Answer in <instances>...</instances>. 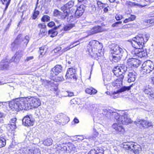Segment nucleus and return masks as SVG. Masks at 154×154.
Returning <instances> with one entry per match:
<instances>
[{
	"label": "nucleus",
	"mask_w": 154,
	"mask_h": 154,
	"mask_svg": "<svg viewBox=\"0 0 154 154\" xmlns=\"http://www.w3.org/2000/svg\"><path fill=\"white\" fill-rule=\"evenodd\" d=\"M65 93L68 94V95H66V96H68V97H71L73 95V93L72 92L66 91L65 92Z\"/></svg>",
	"instance_id": "13d9d810"
},
{
	"label": "nucleus",
	"mask_w": 154,
	"mask_h": 154,
	"mask_svg": "<svg viewBox=\"0 0 154 154\" xmlns=\"http://www.w3.org/2000/svg\"><path fill=\"white\" fill-rule=\"evenodd\" d=\"M29 36L26 35L24 38L22 37V42L26 46L29 41Z\"/></svg>",
	"instance_id": "4c0bfd02"
},
{
	"label": "nucleus",
	"mask_w": 154,
	"mask_h": 154,
	"mask_svg": "<svg viewBox=\"0 0 154 154\" xmlns=\"http://www.w3.org/2000/svg\"><path fill=\"white\" fill-rule=\"evenodd\" d=\"M66 146H68V151H75V149L74 145L71 143L69 142L66 144Z\"/></svg>",
	"instance_id": "473e14b6"
},
{
	"label": "nucleus",
	"mask_w": 154,
	"mask_h": 154,
	"mask_svg": "<svg viewBox=\"0 0 154 154\" xmlns=\"http://www.w3.org/2000/svg\"><path fill=\"white\" fill-rule=\"evenodd\" d=\"M4 117V114L3 112L0 111V118Z\"/></svg>",
	"instance_id": "774afa93"
},
{
	"label": "nucleus",
	"mask_w": 154,
	"mask_h": 154,
	"mask_svg": "<svg viewBox=\"0 0 154 154\" xmlns=\"http://www.w3.org/2000/svg\"><path fill=\"white\" fill-rule=\"evenodd\" d=\"M122 145L124 148L130 151H133L135 154H138L141 150V146L140 145L132 142H124Z\"/></svg>",
	"instance_id": "20e7f679"
},
{
	"label": "nucleus",
	"mask_w": 154,
	"mask_h": 154,
	"mask_svg": "<svg viewBox=\"0 0 154 154\" xmlns=\"http://www.w3.org/2000/svg\"><path fill=\"white\" fill-rule=\"evenodd\" d=\"M122 18V16L120 14H117L116 16V18L117 20H119Z\"/></svg>",
	"instance_id": "864d4df0"
},
{
	"label": "nucleus",
	"mask_w": 154,
	"mask_h": 154,
	"mask_svg": "<svg viewBox=\"0 0 154 154\" xmlns=\"http://www.w3.org/2000/svg\"><path fill=\"white\" fill-rule=\"evenodd\" d=\"M12 22V20L11 19L10 20L9 23L8 24V25L6 26L5 29V31H6L8 29L11 24Z\"/></svg>",
	"instance_id": "8fccbe9b"
},
{
	"label": "nucleus",
	"mask_w": 154,
	"mask_h": 154,
	"mask_svg": "<svg viewBox=\"0 0 154 154\" xmlns=\"http://www.w3.org/2000/svg\"><path fill=\"white\" fill-rule=\"evenodd\" d=\"M38 28H41V29H45L46 27V26L44 24H42L41 23L39 24L38 25Z\"/></svg>",
	"instance_id": "3c124183"
},
{
	"label": "nucleus",
	"mask_w": 154,
	"mask_h": 154,
	"mask_svg": "<svg viewBox=\"0 0 154 154\" xmlns=\"http://www.w3.org/2000/svg\"><path fill=\"white\" fill-rule=\"evenodd\" d=\"M17 119L16 118L12 119L10 121V124L7 126V128L8 131L9 135H14L15 133V129L16 128L15 122Z\"/></svg>",
	"instance_id": "9b49d317"
},
{
	"label": "nucleus",
	"mask_w": 154,
	"mask_h": 154,
	"mask_svg": "<svg viewBox=\"0 0 154 154\" xmlns=\"http://www.w3.org/2000/svg\"><path fill=\"white\" fill-rule=\"evenodd\" d=\"M112 128L117 132L123 134L125 132V130L122 125L119 123H115L112 126Z\"/></svg>",
	"instance_id": "f3484780"
},
{
	"label": "nucleus",
	"mask_w": 154,
	"mask_h": 154,
	"mask_svg": "<svg viewBox=\"0 0 154 154\" xmlns=\"http://www.w3.org/2000/svg\"><path fill=\"white\" fill-rule=\"evenodd\" d=\"M127 70V67L124 65L118 66L115 67L113 71L114 74L119 78L112 83V85L116 88H119L122 85V80L124 77L123 74Z\"/></svg>",
	"instance_id": "f257e3e1"
},
{
	"label": "nucleus",
	"mask_w": 154,
	"mask_h": 154,
	"mask_svg": "<svg viewBox=\"0 0 154 154\" xmlns=\"http://www.w3.org/2000/svg\"><path fill=\"white\" fill-rule=\"evenodd\" d=\"M20 110H27L29 109L27 98L21 97L17 98Z\"/></svg>",
	"instance_id": "1a4fd4ad"
},
{
	"label": "nucleus",
	"mask_w": 154,
	"mask_h": 154,
	"mask_svg": "<svg viewBox=\"0 0 154 154\" xmlns=\"http://www.w3.org/2000/svg\"><path fill=\"white\" fill-rule=\"evenodd\" d=\"M55 25V23L54 22L51 21L48 23V26L50 27H51Z\"/></svg>",
	"instance_id": "4d7b16f0"
},
{
	"label": "nucleus",
	"mask_w": 154,
	"mask_h": 154,
	"mask_svg": "<svg viewBox=\"0 0 154 154\" xmlns=\"http://www.w3.org/2000/svg\"><path fill=\"white\" fill-rule=\"evenodd\" d=\"M145 22L147 23L152 24L154 23V17L151 18L150 19L145 20Z\"/></svg>",
	"instance_id": "de8ad7c7"
},
{
	"label": "nucleus",
	"mask_w": 154,
	"mask_h": 154,
	"mask_svg": "<svg viewBox=\"0 0 154 154\" xmlns=\"http://www.w3.org/2000/svg\"><path fill=\"white\" fill-rule=\"evenodd\" d=\"M88 154H101V153L99 150L97 151L95 149H91Z\"/></svg>",
	"instance_id": "79ce46f5"
},
{
	"label": "nucleus",
	"mask_w": 154,
	"mask_h": 154,
	"mask_svg": "<svg viewBox=\"0 0 154 154\" xmlns=\"http://www.w3.org/2000/svg\"><path fill=\"white\" fill-rule=\"evenodd\" d=\"M47 49L44 46H42L39 48V53L40 54L39 57H42L46 53Z\"/></svg>",
	"instance_id": "c756f323"
},
{
	"label": "nucleus",
	"mask_w": 154,
	"mask_h": 154,
	"mask_svg": "<svg viewBox=\"0 0 154 154\" xmlns=\"http://www.w3.org/2000/svg\"><path fill=\"white\" fill-rule=\"evenodd\" d=\"M61 10L63 11V12H61L57 9H55L54 11V16L55 17H59L62 20H64L66 17L67 18V21H68V11L67 10L64 9V8H61Z\"/></svg>",
	"instance_id": "6e6552de"
},
{
	"label": "nucleus",
	"mask_w": 154,
	"mask_h": 154,
	"mask_svg": "<svg viewBox=\"0 0 154 154\" xmlns=\"http://www.w3.org/2000/svg\"><path fill=\"white\" fill-rule=\"evenodd\" d=\"M46 34L47 32H46L45 29H42L40 30L39 35L40 37H42L45 35Z\"/></svg>",
	"instance_id": "a19ab883"
},
{
	"label": "nucleus",
	"mask_w": 154,
	"mask_h": 154,
	"mask_svg": "<svg viewBox=\"0 0 154 154\" xmlns=\"http://www.w3.org/2000/svg\"><path fill=\"white\" fill-rule=\"evenodd\" d=\"M84 6L81 5L75 8L74 7L69 11L68 14V22L70 21L74 16L76 18H79L81 16L84 11Z\"/></svg>",
	"instance_id": "7ed1b4c3"
},
{
	"label": "nucleus",
	"mask_w": 154,
	"mask_h": 154,
	"mask_svg": "<svg viewBox=\"0 0 154 154\" xmlns=\"http://www.w3.org/2000/svg\"><path fill=\"white\" fill-rule=\"evenodd\" d=\"M57 80L58 81H61L63 80V78L62 76H60V77H57Z\"/></svg>",
	"instance_id": "680f3d73"
},
{
	"label": "nucleus",
	"mask_w": 154,
	"mask_h": 154,
	"mask_svg": "<svg viewBox=\"0 0 154 154\" xmlns=\"http://www.w3.org/2000/svg\"><path fill=\"white\" fill-rule=\"evenodd\" d=\"M70 103L71 104H77V102L76 101V99L74 98L72 100L70 101Z\"/></svg>",
	"instance_id": "bf43d9fd"
},
{
	"label": "nucleus",
	"mask_w": 154,
	"mask_h": 154,
	"mask_svg": "<svg viewBox=\"0 0 154 154\" xmlns=\"http://www.w3.org/2000/svg\"><path fill=\"white\" fill-rule=\"evenodd\" d=\"M37 8V5H36L35 9L34 10V13L33 14V17H32V19H35L37 17L38 15L39 14V11H36V9Z\"/></svg>",
	"instance_id": "ea45409f"
},
{
	"label": "nucleus",
	"mask_w": 154,
	"mask_h": 154,
	"mask_svg": "<svg viewBox=\"0 0 154 154\" xmlns=\"http://www.w3.org/2000/svg\"><path fill=\"white\" fill-rule=\"evenodd\" d=\"M9 106L11 109L13 111H18L20 110L18 102L17 100V99H16L14 101L9 103Z\"/></svg>",
	"instance_id": "a211bd4d"
},
{
	"label": "nucleus",
	"mask_w": 154,
	"mask_h": 154,
	"mask_svg": "<svg viewBox=\"0 0 154 154\" xmlns=\"http://www.w3.org/2000/svg\"><path fill=\"white\" fill-rule=\"evenodd\" d=\"M126 4H127L128 5L131 6V7H133L134 6L138 5L135 2H134L131 1H127L126 2Z\"/></svg>",
	"instance_id": "a18cd8bd"
},
{
	"label": "nucleus",
	"mask_w": 154,
	"mask_h": 154,
	"mask_svg": "<svg viewBox=\"0 0 154 154\" xmlns=\"http://www.w3.org/2000/svg\"><path fill=\"white\" fill-rule=\"evenodd\" d=\"M129 17L131 21H133L135 19L136 17L134 15H131V16Z\"/></svg>",
	"instance_id": "052dcab7"
},
{
	"label": "nucleus",
	"mask_w": 154,
	"mask_h": 154,
	"mask_svg": "<svg viewBox=\"0 0 154 154\" xmlns=\"http://www.w3.org/2000/svg\"><path fill=\"white\" fill-rule=\"evenodd\" d=\"M23 124L26 126H32L34 121L31 116H26L22 120Z\"/></svg>",
	"instance_id": "4468645a"
},
{
	"label": "nucleus",
	"mask_w": 154,
	"mask_h": 154,
	"mask_svg": "<svg viewBox=\"0 0 154 154\" xmlns=\"http://www.w3.org/2000/svg\"><path fill=\"white\" fill-rule=\"evenodd\" d=\"M74 2L73 1L70 0L66 4L64 5L62 7L64 9L67 10L69 13V11L70 10L74 5Z\"/></svg>",
	"instance_id": "bb28decb"
},
{
	"label": "nucleus",
	"mask_w": 154,
	"mask_h": 154,
	"mask_svg": "<svg viewBox=\"0 0 154 154\" xmlns=\"http://www.w3.org/2000/svg\"><path fill=\"white\" fill-rule=\"evenodd\" d=\"M34 58V57L33 56H30V57H26V59H25V62H28L30 60H32Z\"/></svg>",
	"instance_id": "5fc2aeb1"
},
{
	"label": "nucleus",
	"mask_w": 154,
	"mask_h": 154,
	"mask_svg": "<svg viewBox=\"0 0 154 154\" xmlns=\"http://www.w3.org/2000/svg\"><path fill=\"white\" fill-rule=\"evenodd\" d=\"M133 58L129 59L127 61V65L129 67H137L140 63V61L134 56Z\"/></svg>",
	"instance_id": "f8f14e48"
},
{
	"label": "nucleus",
	"mask_w": 154,
	"mask_h": 154,
	"mask_svg": "<svg viewBox=\"0 0 154 154\" xmlns=\"http://www.w3.org/2000/svg\"><path fill=\"white\" fill-rule=\"evenodd\" d=\"M73 121L75 123H78L79 122V120L76 118H74Z\"/></svg>",
	"instance_id": "69168bd1"
},
{
	"label": "nucleus",
	"mask_w": 154,
	"mask_h": 154,
	"mask_svg": "<svg viewBox=\"0 0 154 154\" xmlns=\"http://www.w3.org/2000/svg\"><path fill=\"white\" fill-rule=\"evenodd\" d=\"M85 92L90 94H94L97 93V91L95 89L91 88H87L85 90Z\"/></svg>",
	"instance_id": "2f4dec72"
},
{
	"label": "nucleus",
	"mask_w": 154,
	"mask_h": 154,
	"mask_svg": "<svg viewBox=\"0 0 154 154\" xmlns=\"http://www.w3.org/2000/svg\"><path fill=\"white\" fill-rule=\"evenodd\" d=\"M136 78V73L134 72H129L128 75V81L130 83L134 82Z\"/></svg>",
	"instance_id": "a878e982"
},
{
	"label": "nucleus",
	"mask_w": 154,
	"mask_h": 154,
	"mask_svg": "<svg viewBox=\"0 0 154 154\" xmlns=\"http://www.w3.org/2000/svg\"><path fill=\"white\" fill-rule=\"evenodd\" d=\"M23 51L21 50H19L16 53L15 55L12 58L11 60L17 63L19 62L20 58L23 56Z\"/></svg>",
	"instance_id": "5701e85b"
},
{
	"label": "nucleus",
	"mask_w": 154,
	"mask_h": 154,
	"mask_svg": "<svg viewBox=\"0 0 154 154\" xmlns=\"http://www.w3.org/2000/svg\"><path fill=\"white\" fill-rule=\"evenodd\" d=\"M98 133L97 132L96 130L95 129H93V134L92 137H91L92 139H94L98 135Z\"/></svg>",
	"instance_id": "49530a36"
},
{
	"label": "nucleus",
	"mask_w": 154,
	"mask_h": 154,
	"mask_svg": "<svg viewBox=\"0 0 154 154\" xmlns=\"http://www.w3.org/2000/svg\"><path fill=\"white\" fill-rule=\"evenodd\" d=\"M62 71V66L60 65H57L51 71L50 75L51 77H54L61 72Z\"/></svg>",
	"instance_id": "2eb2a0df"
},
{
	"label": "nucleus",
	"mask_w": 154,
	"mask_h": 154,
	"mask_svg": "<svg viewBox=\"0 0 154 154\" xmlns=\"http://www.w3.org/2000/svg\"><path fill=\"white\" fill-rule=\"evenodd\" d=\"M22 42V35L19 34L17 36L14 42L11 44L12 50L14 51L17 48V45L21 43Z\"/></svg>",
	"instance_id": "6ab92c4d"
},
{
	"label": "nucleus",
	"mask_w": 154,
	"mask_h": 154,
	"mask_svg": "<svg viewBox=\"0 0 154 154\" xmlns=\"http://www.w3.org/2000/svg\"><path fill=\"white\" fill-rule=\"evenodd\" d=\"M122 23V22L121 21L116 22L112 24V27H117L119 25L121 24Z\"/></svg>",
	"instance_id": "09e8293b"
},
{
	"label": "nucleus",
	"mask_w": 154,
	"mask_h": 154,
	"mask_svg": "<svg viewBox=\"0 0 154 154\" xmlns=\"http://www.w3.org/2000/svg\"><path fill=\"white\" fill-rule=\"evenodd\" d=\"M75 69L72 68H70L67 71L66 75V77L68 79H73L76 80V76L75 75Z\"/></svg>",
	"instance_id": "aec40b11"
},
{
	"label": "nucleus",
	"mask_w": 154,
	"mask_h": 154,
	"mask_svg": "<svg viewBox=\"0 0 154 154\" xmlns=\"http://www.w3.org/2000/svg\"><path fill=\"white\" fill-rule=\"evenodd\" d=\"M89 45L91 47L92 51L93 48L98 50L102 48V44L96 40H93L91 41L89 43Z\"/></svg>",
	"instance_id": "dca6fc26"
},
{
	"label": "nucleus",
	"mask_w": 154,
	"mask_h": 154,
	"mask_svg": "<svg viewBox=\"0 0 154 154\" xmlns=\"http://www.w3.org/2000/svg\"><path fill=\"white\" fill-rule=\"evenodd\" d=\"M152 89L153 88L151 87H150L148 85L145 87L143 89V90L145 94H149L150 93H151Z\"/></svg>",
	"instance_id": "c9c22d12"
},
{
	"label": "nucleus",
	"mask_w": 154,
	"mask_h": 154,
	"mask_svg": "<svg viewBox=\"0 0 154 154\" xmlns=\"http://www.w3.org/2000/svg\"><path fill=\"white\" fill-rule=\"evenodd\" d=\"M50 20V17L47 15L43 16L42 18V21L43 22H47Z\"/></svg>",
	"instance_id": "37998d69"
},
{
	"label": "nucleus",
	"mask_w": 154,
	"mask_h": 154,
	"mask_svg": "<svg viewBox=\"0 0 154 154\" xmlns=\"http://www.w3.org/2000/svg\"><path fill=\"white\" fill-rule=\"evenodd\" d=\"M102 29L101 27L97 26L93 27L90 31V35L101 32Z\"/></svg>",
	"instance_id": "cd10ccee"
},
{
	"label": "nucleus",
	"mask_w": 154,
	"mask_h": 154,
	"mask_svg": "<svg viewBox=\"0 0 154 154\" xmlns=\"http://www.w3.org/2000/svg\"><path fill=\"white\" fill-rule=\"evenodd\" d=\"M71 49V48H69V47L64 48L62 50H61V48L60 46L56 47L54 50V51L55 53H57L59 55H61L64 52L69 50Z\"/></svg>",
	"instance_id": "b1692460"
},
{
	"label": "nucleus",
	"mask_w": 154,
	"mask_h": 154,
	"mask_svg": "<svg viewBox=\"0 0 154 154\" xmlns=\"http://www.w3.org/2000/svg\"><path fill=\"white\" fill-rule=\"evenodd\" d=\"M53 140L51 138H48L44 141L43 143L46 146H50L52 144Z\"/></svg>",
	"instance_id": "e433bc0d"
},
{
	"label": "nucleus",
	"mask_w": 154,
	"mask_h": 154,
	"mask_svg": "<svg viewBox=\"0 0 154 154\" xmlns=\"http://www.w3.org/2000/svg\"><path fill=\"white\" fill-rule=\"evenodd\" d=\"M139 50L135 51L134 53V56L137 58H141L145 56L147 54L144 51L142 50V49H139Z\"/></svg>",
	"instance_id": "393cba45"
},
{
	"label": "nucleus",
	"mask_w": 154,
	"mask_h": 154,
	"mask_svg": "<svg viewBox=\"0 0 154 154\" xmlns=\"http://www.w3.org/2000/svg\"><path fill=\"white\" fill-rule=\"evenodd\" d=\"M131 86H124L122 87L120 89L117 91L116 92H114L113 93L112 95L111 96L113 98H116L118 97V95L117 94L119 93H121L125 91H128L130 90L131 88Z\"/></svg>",
	"instance_id": "412c9836"
},
{
	"label": "nucleus",
	"mask_w": 154,
	"mask_h": 154,
	"mask_svg": "<svg viewBox=\"0 0 154 154\" xmlns=\"http://www.w3.org/2000/svg\"><path fill=\"white\" fill-rule=\"evenodd\" d=\"M149 94L151 97H154V92H153L152 91H151V93H150Z\"/></svg>",
	"instance_id": "338daca9"
},
{
	"label": "nucleus",
	"mask_w": 154,
	"mask_h": 154,
	"mask_svg": "<svg viewBox=\"0 0 154 154\" xmlns=\"http://www.w3.org/2000/svg\"><path fill=\"white\" fill-rule=\"evenodd\" d=\"M6 143L5 139L3 137H1L0 138V148L4 146Z\"/></svg>",
	"instance_id": "58836bf2"
},
{
	"label": "nucleus",
	"mask_w": 154,
	"mask_h": 154,
	"mask_svg": "<svg viewBox=\"0 0 154 154\" xmlns=\"http://www.w3.org/2000/svg\"><path fill=\"white\" fill-rule=\"evenodd\" d=\"M74 26L75 24H68L64 25L63 27V29L65 31H68Z\"/></svg>",
	"instance_id": "7c9ffc66"
},
{
	"label": "nucleus",
	"mask_w": 154,
	"mask_h": 154,
	"mask_svg": "<svg viewBox=\"0 0 154 154\" xmlns=\"http://www.w3.org/2000/svg\"><path fill=\"white\" fill-rule=\"evenodd\" d=\"M66 144L65 145H66V146H63V147L62 148V150H63L66 151H68V147L67 146Z\"/></svg>",
	"instance_id": "e2e57ef3"
},
{
	"label": "nucleus",
	"mask_w": 154,
	"mask_h": 154,
	"mask_svg": "<svg viewBox=\"0 0 154 154\" xmlns=\"http://www.w3.org/2000/svg\"><path fill=\"white\" fill-rule=\"evenodd\" d=\"M97 5H98V7L99 8H103V4L100 1H98L97 2Z\"/></svg>",
	"instance_id": "603ef678"
},
{
	"label": "nucleus",
	"mask_w": 154,
	"mask_h": 154,
	"mask_svg": "<svg viewBox=\"0 0 154 154\" xmlns=\"http://www.w3.org/2000/svg\"><path fill=\"white\" fill-rule=\"evenodd\" d=\"M11 1V0H9L8 1L7 0H3V1H2L3 4L5 5V9H7L8 8L10 3Z\"/></svg>",
	"instance_id": "c03bdc74"
},
{
	"label": "nucleus",
	"mask_w": 154,
	"mask_h": 154,
	"mask_svg": "<svg viewBox=\"0 0 154 154\" xmlns=\"http://www.w3.org/2000/svg\"><path fill=\"white\" fill-rule=\"evenodd\" d=\"M112 60L114 62H117L119 61L122 56H120L119 55H114L112 54Z\"/></svg>",
	"instance_id": "f704fd0d"
},
{
	"label": "nucleus",
	"mask_w": 154,
	"mask_h": 154,
	"mask_svg": "<svg viewBox=\"0 0 154 154\" xmlns=\"http://www.w3.org/2000/svg\"><path fill=\"white\" fill-rule=\"evenodd\" d=\"M29 106V108L30 109L31 107L37 108L40 106L41 104V101L39 99L34 97L27 98Z\"/></svg>",
	"instance_id": "9d476101"
},
{
	"label": "nucleus",
	"mask_w": 154,
	"mask_h": 154,
	"mask_svg": "<svg viewBox=\"0 0 154 154\" xmlns=\"http://www.w3.org/2000/svg\"><path fill=\"white\" fill-rule=\"evenodd\" d=\"M131 21L130 20V19L128 17V18L126 19L124 21V23H127L129 21Z\"/></svg>",
	"instance_id": "0e129e2a"
},
{
	"label": "nucleus",
	"mask_w": 154,
	"mask_h": 154,
	"mask_svg": "<svg viewBox=\"0 0 154 154\" xmlns=\"http://www.w3.org/2000/svg\"><path fill=\"white\" fill-rule=\"evenodd\" d=\"M149 37V35L148 34H138L132 39L133 46L137 49L142 48L145 43L148 40Z\"/></svg>",
	"instance_id": "f03ea898"
},
{
	"label": "nucleus",
	"mask_w": 154,
	"mask_h": 154,
	"mask_svg": "<svg viewBox=\"0 0 154 154\" xmlns=\"http://www.w3.org/2000/svg\"><path fill=\"white\" fill-rule=\"evenodd\" d=\"M27 154H40V152L39 149L36 148L34 150H29Z\"/></svg>",
	"instance_id": "72a5a7b5"
},
{
	"label": "nucleus",
	"mask_w": 154,
	"mask_h": 154,
	"mask_svg": "<svg viewBox=\"0 0 154 154\" xmlns=\"http://www.w3.org/2000/svg\"><path fill=\"white\" fill-rule=\"evenodd\" d=\"M111 53L114 55H119L122 56L123 53V49L121 48L118 45L113 44L111 48Z\"/></svg>",
	"instance_id": "ddd939ff"
},
{
	"label": "nucleus",
	"mask_w": 154,
	"mask_h": 154,
	"mask_svg": "<svg viewBox=\"0 0 154 154\" xmlns=\"http://www.w3.org/2000/svg\"><path fill=\"white\" fill-rule=\"evenodd\" d=\"M11 61L8 63L7 59L2 60L0 62V69L2 70L8 69L9 67V63L12 62Z\"/></svg>",
	"instance_id": "4be33fe9"
},
{
	"label": "nucleus",
	"mask_w": 154,
	"mask_h": 154,
	"mask_svg": "<svg viewBox=\"0 0 154 154\" xmlns=\"http://www.w3.org/2000/svg\"><path fill=\"white\" fill-rule=\"evenodd\" d=\"M60 26V24H59L57 26H56L54 29L49 30L48 32V34L51 35L50 36L51 37H53L57 35V32L56 31V30Z\"/></svg>",
	"instance_id": "c85d7f7f"
},
{
	"label": "nucleus",
	"mask_w": 154,
	"mask_h": 154,
	"mask_svg": "<svg viewBox=\"0 0 154 154\" xmlns=\"http://www.w3.org/2000/svg\"><path fill=\"white\" fill-rule=\"evenodd\" d=\"M134 123L140 128H148L152 127L153 125L152 123L150 121L139 119L134 121Z\"/></svg>",
	"instance_id": "0eeeda50"
},
{
	"label": "nucleus",
	"mask_w": 154,
	"mask_h": 154,
	"mask_svg": "<svg viewBox=\"0 0 154 154\" xmlns=\"http://www.w3.org/2000/svg\"><path fill=\"white\" fill-rule=\"evenodd\" d=\"M141 71L142 74L145 75L152 71L154 69V64L150 60H147L144 62L142 65Z\"/></svg>",
	"instance_id": "423d86ee"
},
{
	"label": "nucleus",
	"mask_w": 154,
	"mask_h": 154,
	"mask_svg": "<svg viewBox=\"0 0 154 154\" xmlns=\"http://www.w3.org/2000/svg\"><path fill=\"white\" fill-rule=\"evenodd\" d=\"M75 43H77V44L76 45H75V46H74L71 47V48H73L76 46L77 45L79 44H80V43H79V41H77L75 42H73L71 43L70 45L69 46L70 47L71 46V45H74V44H75ZM69 48H70L69 47Z\"/></svg>",
	"instance_id": "6e6d98bb"
},
{
	"label": "nucleus",
	"mask_w": 154,
	"mask_h": 154,
	"mask_svg": "<svg viewBox=\"0 0 154 154\" xmlns=\"http://www.w3.org/2000/svg\"><path fill=\"white\" fill-rule=\"evenodd\" d=\"M114 116L115 119L118 121L121 122L123 124L127 125L131 122V119L129 118L127 114H124L122 116H120L117 112H112L111 114Z\"/></svg>",
	"instance_id": "39448f33"
}]
</instances>
